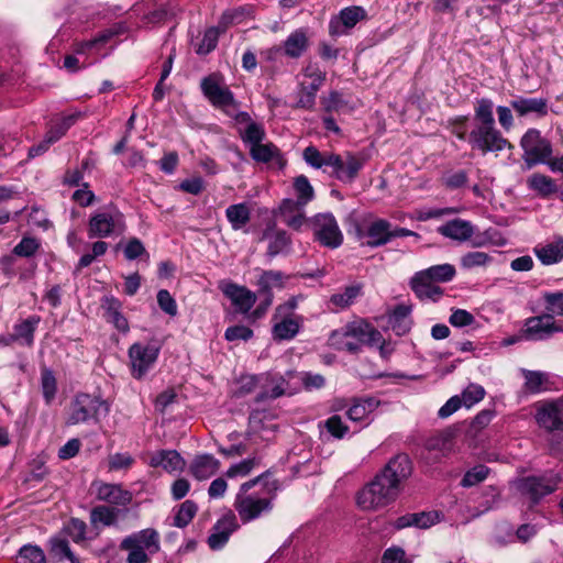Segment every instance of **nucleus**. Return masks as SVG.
<instances>
[{
	"mask_svg": "<svg viewBox=\"0 0 563 563\" xmlns=\"http://www.w3.org/2000/svg\"><path fill=\"white\" fill-rule=\"evenodd\" d=\"M561 481L559 474L548 473L541 476H526L516 482L518 492L530 499L536 505L544 496H548L556 490Z\"/></svg>",
	"mask_w": 563,
	"mask_h": 563,
	"instance_id": "9d476101",
	"label": "nucleus"
},
{
	"mask_svg": "<svg viewBox=\"0 0 563 563\" xmlns=\"http://www.w3.org/2000/svg\"><path fill=\"white\" fill-rule=\"evenodd\" d=\"M374 398L355 399L353 405L346 411V416L351 421H363L377 406Z\"/></svg>",
	"mask_w": 563,
	"mask_h": 563,
	"instance_id": "4c0bfd02",
	"label": "nucleus"
},
{
	"mask_svg": "<svg viewBox=\"0 0 563 563\" xmlns=\"http://www.w3.org/2000/svg\"><path fill=\"white\" fill-rule=\"evenodd\" d=\"M492 262V256L485 252L473 251L461 257V266L464 269L486 266Z\"/></svg>",
	"mask_w": 563,
	"mask_h": 563,
	"instance_id": "de8ad7c7",
	"label": "nucleus"
},
{
	"mask_svg": "<svg viewBox=\"0 0 563 563\" xmlns=\"http://www.w3.org/2000/svg\"><path fill=\"white\" fill-rule=\"evenodd\" d=\"M294 188L297 195V199L306 206L314 198V190L309 179L305 175H300L295 178Z\"/></svg>",
	"mask_w": 563,
	"mask_h": 563,
	"instance_id": "a18cd8bd",
	"label": "nucleus"
},
{
	"mask_svg": "<svg viewBox=\"0 0 563 563\" xmlns=\"http://www.w3.org/2000/svg\"><path fill=\"white\" fill-rule=\"evenodd\" d=\"M522 158L528 168L548 162L553 150L551 142L541 135L538 129L531 128L521 136Z\"/></svg>",
	"mask_w": 563,
	"mask_h": 563,
	"instance_id": "1a4fd4ad",
	"label": "nucleus"
},
{
	"mask_svg": "<svg viewBox=\"0 0 563 563\" xmlns=\"http://www.w3.org/2000/svg\"><path fill=\"white\" fill-rule=\"evenodd\" d=\"M49 543L52 554L59 561L68 559L73 553L68 541L64 538L54 537L49 540Z\"/></svg>",
	"mask_w": 563,
	"mask_h": 563,
	"instance_id": "0e129e2a",
	"label": "nucleus"
},
{
	"mask_svg": "<svg viewBox=\"0 0 563 563\" xmlns=\"http://www.w3.org/2000/svg\"><path fill=\"white\" fill-rule=\"evenodd\" d=\"M130 510L128 508H118L109 505H99L90 510V522L93 526L102 525L112 527L118 525L121 517H125Z\"/></svg>",
	"mask_w": 563,
	"mask_h": 563,
	"instance_id": "4be33fe9",
	"label": "nucleus"
},
{
	"mask_svg": "<svg viewBox=\"0 0 563 563\" xmlns=\"http://www.w3.org/2000/svg\"><path fill=\"white\" fill-rule=\"evenodd\" d=\"M291 244V240L286 231L277 230L269 236V243L267 247V256L273 258L280 253L286 252Z\"/></svg>",
	"mask_w": 563,
	"mask_h": 563,
	"instance_id": "58836bf2",
	"label": "nucleus"
},
{
	"mask_svg": "<svg viewBox=\"0 0 563 563\" xmlns=\"http://www.w3.org/2000/svg\"><path fill=\"white\" fill-rule=\"evenodd\" d=\"M268 477L269 472H264L240 486L233 507L243 523L254 521L273 510L279 484Z\"/></svg>",
	"mask_w": 563,
	"mask_h": 563,
	"instance_id": "f03ea898",
	"label": "nucleus"
},
{
	"mask_svg": "<svg viewBox=\"0 0 563 563\" xmlns=\"http://www.w3.org/2000/svg\"><path fill=\"white\" fill-rule=\"evenodd\" d=\"M412 473V464L405 453L391 457L385 467L357 494V505L364 510H376L393 503L400 486Z\"/></svg>",
	"mask_w": 563,
	"mask_h": 563,
	"instance_id": "f257e3e1",
	"label": "nucleus"
},
{
	"mask_svg": "<svg viewBox=\"0 0 563 563\" xmlns=\"http://www.w3.org/2000/svg\"><path fill=\"white\" fill-rule=\"evenodd\" d=\"M300 329V322L297 319L285 317L273 327L272 334L276 341H286L294 339Z\"/></svg>",
	"mask_w": 563,
	"mask_h": 563,
	"instance_id": "f704fd0d",
	"label": "nucleus"
},
{
	"mask_svg": "<svg viewBox=\"0 0 563 563\" xmlns=\"http://www.w3.org/2000/svg\"><path fill=\"white\" fill-rule=\"evenodd\" d=\"M253 330L246 325L238 324L229 327L224 332V338L229 342L233 341H249L253 338Z\"/></svg>",
	"mask_w": 563,
	"mask_h": 563,
	"instance_id": "680f3d73",
	"label": "nucleus"
},
{
	"mask_svg": "<svg viewBox=\"0 0 563 563\" xmlns=\"http://www.w3.org/2000/svg\"><path fill=\"white\" fill-rule=\"evenodd\" d=\"M382 340V333L364 320L350 322L343 328L334 330L329 338L332 347L352 354L360 353L363 345L375 346Z\"/></svg>",
	"mask_w": 563,
	"mask_h": 563,
	"instance_id": "39448f33",
	"label": "nucleus"
},
{
	"mask_svg": "<svg viewBox=\"0 0 563 563\" xmlns=\"http://www.w3.org/2000/svg\"><path fill=\"white\" fill-rule=\"evenodd\" d=\"M533 252L543 265H553L563 260V238L556 236L545 244H538Z\"/></svg>",
	"mask_w": 563,
	"mask_h": 563,
	"instance_id": "cd10ccee",
	"label": "nucleus"
},
{
	"mask_svg": "<svg viewBox=\"0 0 563 563\" xmlns=\"http://www.w3.org/2000/svg\"><path fill=\"white\" fill-rule=\"evenodd\" d=\"M365 16L366 12L362 7H347L330 21L329 33L334 37L340 36L345 33V30L354 27Z\"/></svg>",
	"mask_w": 563,
	"mask_h": 563,
	"instance_id": "a211bd4d",
	"label": "nucleus"
},
{
	"mask_svg": "<svg viewBox=\"0 0 563 563\" xmlns=\"http://www.w3.org/2000/svg\"><path fill=\"white\" fill-rule=\"evenodd\" d=\"M15 563H46V558L40 547L25 544L19 550Z\"/></svg>",
	"mask_w": 563,
	"mask_h": 563,
	"instance_id": "ea45409f",
	"label": "nucleus"
},
{
	"mask_svg": "<svg viewBox=\"0 0 563 563\" xmlns=\"http://www.w3.org/2000/svg\"><path fill=\"white\" fill-rule=\"evenodd\" d=\"M287 382L284 377L271 378L269 385H262V390L256 395L255 402L261 404L277 399L286 394Z\"/></svg>",
	"mask_w": 563,
	"mask_h": 563,
	"instance_id": "72a5a7b5",
	"label": "nucleus"
},
{
	"mask_svg": "<svg viewBox=\"0 0 563 563\" xmlns=\"http://www.w3.org/2000/svg\"><path fill=\"white\" fill-rule=\"evenodd\" d=\"M556 332H563V325L556 323L548 312L528 318L523 329L525 338L531 341L547 340Z\"/></svg>",
	"mask_w": 563,
	"mask_h": 563,
	"instance_id": "4468645a",
	"label": "nucleus"
},
{
	"mask_svg": "<svg viewBox=\"0 0 563 563\" xmlns=\"http://www.w3.org/2000/svg\"><path fill=\"white\" fill-rule=\"evenodd\" d=\"M277 152V147L272 143H260L254 146H251V156L256 162L268 163L273 159Z\"/></svg>",
	"mask_w": 563,
	"mask_h": 563,
	"instance_id": "6e6d98bb",
	"label": "nucleus"
},
{
	"mask_svg": "<svg viewBox=\"0 0 563 563\" xmlns=\"http://www.w3.org/2000/svg\"><path fill=\"white\" fill-rule=\"evenodd\" d=\"M438 520H439V515H438V512H434V511H421V512L406 514V515L397 518V520L394 523V527L398 530L408 528V527L428 529L431 526L435 525L438 522Z\"/></svg>",
	"mask_w": 563,
	"mask_h": 563,
	"instance_id": "a878e982",
	"label": "nucleus"
},
{
	"mask_svg": "<svg viewBox=\"0 0 563 563\" xmlns=\"http://www.w3.org/2000/svg\"><path fill=\"white\" fill-rule=\"evenodd\" d=\"M87 525L84 520L71 518L64 527L63 532L69 537L75 543L86 540Z\"/></svg>",
	"mask_w": 563,
	"mask_h": 563,
	"instance_id": "49530a36",
	"label": "nucleus"
},
{
	"mask_svg": "<svg viewBox=\"0 0 563 563\" xmlns=\"http://www.w3.org/2000/svg\"><path fill=\"white\" fill-rule=\"evenodd\" d=\"M287 276L280 271H262L257 279V295L266 297V305L273 303V289L284 288Z\"/></svg>",
	"mask_w": 563,
	"mask_h": 563,
	"instance_id": "412c9836",
	"label": "nucleus"
},
{
	"mask_svg": "<svg viewBox=\"0 0 563 563\" xmlns=\"http://www.w3.org/2000/svg\"><path fill=\"white\" fill-rule=\"evenodd\" d=\"M198 507L195 501L186 500L184 501L174 517V526L178 528H185L189 525V522L195 517Z\"/></svg>",
	"mask_w": 563,
	"mask_h": 563,
	"instance_id": "c03bdc74",
	"label": "nucleus"
},
{
	"mask_svg": "<svg viewBox=\"0 0 563 563\" xmlns=\"http://www.w3.org/2000/svg\"><path fill=\"white\" fill-rule=\"evenodd\" d=\"M221 463L211 454L197 455L190 464V473L198 481L213 476L220 470Z\"/></svg>",
	"mask_w": 563,
	"mask_h": 563,
	"instance_id": "393cba45",
	"label": "nucleus"
},
{
	"mask_svg": "<svg viewBox=\"0 0 563 563\" xmlns=\"http://www.w3.org/2000/svg\"><path fill=\"white\" fill-rule=\"evenodd\" d=\"M411 307L407 305H397L389 316L391 329L398 335H402L410 330L411 321L409 319Z\"/></svg>",
	"mask_w": 563,
	"mask_h": 563,
	"instance_id": "473e14b6",
	"label": "nucleus"
},
{
	"mask_svg": "<svg viewBox=\"0 0 563 563\" xmlns=\"http://www.w3.org/2000/svg\"><path fill=\"white\" fill-rule=\"evenodd\" d=\"M325 428L329 433L334 438L342 439L349 431L347 426L342 421V418L338 415L331 416L325 421Z\"/></svg>",
	"mask_w": 563,
	"mask_h": 563,
	"instance_id": "338daca9",
	"label": "nucleus"
},
{
	"mask_svg": "<svg viewBox=\"0 0 563 563\" xmlns=\"http://www.w3.org/2000/svg\"><path fill=\"white\" fill-rule=\"evenodd\" d=\"M410 287L416 296L420 299H431L432 301H438L443 295V289L437 286L435 282L424 277H419V273H416L411 278Z\"/></svg>",
	"mask_w": 563,
	"mask_h": 563,
	"instance_id": "c756f323",
	"label": "nucleus"
},
{
	"mask_svg": "<svg viewBox=\"0 0 563 563\" xmlns=\"http://www.w3.org/2000/svg\"><path fill=\"white\" fill-rule=\"evenodd\" d=\"M361 290L360 285L347 286L342 292L332 295L330 302L339 308H346L361 295Z\"/></svg>",
	"mask_w": 563,
	"mask_h": 563,
	"instance_id": "79ce46f5",
	"label": "nucleus"
},
{
	"mask_svg": "<svg viewBox=\"0 0 563 563\" xmlns=\"http://www.w3.org/2000/svg\"><path fill=\"white\" fill-rule=\"evenodd\" d=\"M438 232L445 238L463 242L473 236L474 228L466 220L454 219L439 227Z\"/></svg>",
	"mask_w": 563,
	"mask_h": 563,
	"instance_id": "c85d7f7f",
	"label": "nucleus"
},
{
	"mask_svg": "<svg viewBox=\"0 0 563 563\" xmlns=\"http://www.w3.org/2000/svg\"><path fill=\"white\" fill-rule=\"evenodd\" d=\"M467 142L473 151L482 155L511 150L514 145L496 128L494 102L488 98L476 99L474 106V125L468 132Z\"/></svg>",
	"mask_w": 563,
	"mask_h": 563,
	"instance_id": "7ed1b4c3",
	"label": "nucleus"
},
{
	"mask_svg": "<svg viewBox=\"0 0 563 563\" xmlns=\"http://www.w3.org/2000/svg\"><path fill=\"white\" fill-rule=\"evenodd\" d=\"M151 466L162 467L167 472L181 471L185 461L175 450H161L151 457Z\"/></svg>",
	"mask_w": 563,
	"mask_h": 563,
	"instance_id": "7c9ffc66",
	"label": "nucleus"
},
{
	"mask_svg": "<svg viewBox=\"0 0 563 563\" xmlns=\"http://www.w3.org/2000/svg\"><path fill=\"white\" fill-rule=\"evenodd\" d=\"M265 137L264 128L255 122H250L242 135V140L252 146L262 143Z\"/></svg>",
	"mask_w": 563,
	"mask_h": 563,
	"instance_id": "052dcab7",
	"label": "nucleus"
},
{
	"mask_svg": "<svg viewBox=\"0 0 563 563\" xmlns=\"http://www.w3.org/2000/svg\"><path fill=\"white\" fill-rule=\"evenodd\" d=\"M101 309L104 319L112 323L114 328L123 333L130 329L128 319L122 314V302L113 296H104L101 299Z\"/></svg>",
	"mask_w": 563,
	"mask_h": 563,
	"instance_id": "aec40b11",
	"label": "nucleus"
},
{
	"mask_svg": "<svg viewBox=\"0 0 563 563\" xmlns=\"http://www.w3.org/2000/svg\"><path fill=\"white\" fill-rule=\"evenodd\" d=\"M529 186L542 196H549L556 189L552 178L542 174H533L529 178Z\"/></svg>",
	"mask_w": 563,
	"mask_h": 563,
	"instance_id": "8fccbe9b",
	"label": "nucleus"
},
{
	"mask_svg": "<svg viewBox=\"0 0 563 563\" xmlns=\"http://www.w3.org/2000/svg\"><path fill=\"white\" fill-rule=\"evenodd\" d=\"M157 303L159 308L170 317H175L178 312L175 299L166 289H161L157 292Z\"/></svg>",
	"mask_w": 563,
	"mask_h": 563,
	"instance_id": "69168bd1",
	"label": "nucleus"
},
{
	"mask_svg": "<svg viewBox=\"0 0 563 563\" xmlns=\"http://www.w3.org/2000/svg\"><path fill=\"white\" fill-rule=\"evenodd\" d=\"M308 48V36L303 29L289 34L284 42V53L290 58H299Z\"/></svg>",
	"mask_w": 563,
	"mask_h": 563,
	"instance_id": "2f4dec72",
	"label": "nucleus"
},
{
	"mask_svg": "<svg viewBox=\"0 0 563 563\" xmlns=\"http://www.w3.org/2000/svg\"><path fill=\"white\" fill-rule=\"evenodd\" d=\"M455 432L452 429H445L427 441L428 450L449 451L452 448V441Z\"/></svg>",
	"mask_w": 563,
	"mask_h": 563,
	"instance_id": "a19ab883",
	"label": "nucleus"
},
{
	"mask_svg": "<svg viewBox=\"0 0 563 563\" xmlns=\"http://www.w3.org/2000/svg\"><path fill=\"white\" fill-rule=\"evenodd\" d=\"M302 157L312 168H331L330 176L344 184H352L365 165V158L361 154L344 152L343 155H339L333 152H320L312 145L303 150Z\"/></svg>",
	"mask_w": 563,
	"mask_h": 563,
	"instance_id": "20e7f679",
	"label": "nucleus"
},
{
	"mask_svg": "<svg viewBox=\"0 0 563 563\" xmlns=\"http://www.w3.org/2000/svg\"><path fill=\"white\" fill-rule=\"evenodd\" d=\"M545 309L549 314L563 316V292H547L544 294Z\"/></svg>",
	"mask_w": 563,
	"mask_h": 563,
	"instance_id": "13d9d810",
	"label": "nucleus"
},
{
	"mask_svg": "<svg viewBox=\"0 0 563 563\" xmlns=\"http://www.w3.org/2000/svg\"><path fill=\"white\" fill-rule=\"evenodd\" d=\"M239 528L238 519L232 510H228L213 526L212 533L208 538V544L212 550L221 549L230 536Z\"/></svg>",
	"mask_w": 563,
	"mask_h": 563,
	"instance_id": "dca6fc26",
	"label": "nucleus"
},
{
	"mask_svg": "<svg viewBox=\"0 0 563 563\" xmlns=\"http://www.w3.org/2000/svg\"><path fill=\"white\" fill-rule=\"evenodd\" d=\"M41 386L44 400L49 405L56 395L57 384L54 373L48 368H43L41 372Z\"/></svg>",
	"mask_w": 563,
	"mask_h": 563,
	"instance_id": "37998d69",
	"label": "nucleus"
},
{
	"mask_svg": "<svg viewBox=\"0 0 563 563\" xmlns=\"http://www.w3.org/2000/svg\"><path fill=\"white\" fill-rule=\"evenodd\" d=\"M525 388L530 394H538L542 389V385L547 380V376L542 372L523 369Z\"/></svg>",
	"mask_w": 563,
	"mask_h": 563,
	"instance_id": "5fc2aeb1",
	"label": "nucleus"
},
{
	"mask_svg": "<svg viewBox=\"0 0 563 563\" xmlns=\"http://www.w3.org/2000/svg\"><path fill=\"white\" fill-rule=\"evenodd\" d=\"M510 107L519 117L534 114L537 118H543L549 113V102L545 98L519 96L510 100Z\"/></svg>",
	"mask_w": 563,
	"mask_h": 563,
	"instance_id": "6ab92c4d",
	"label": "nucleus"
},
{
	"mask_svg": "<svg viewBox=\"0 0 563 563\" xmlns=\"http://www.w3.org/2000/svg\"><path fill=\"white\" fill-rule=\"evenodd\" d=\"M225 216L233 230H241L251 219V210L246 203L231 205L225 210Z\"/></svg>",
	"mask_w": 563,
	"mask_h": 563,
	"instance_id": "c9c22d12",
	"label": "nucleus"
},
{
	"mask_svg": "<svg viewBox=\"0 0 563 563\" xmlns=\"http://www.w3.org/2000/svg\"><path fill=\"white\" fill-rule=\"evenodd\" d=\"M41 322V317L37 314L30 316L29 318L15 323L13 325V336L19 345L32 347L34 344V333Z\"/></svg>",
	"mask_w": 563,
	"mask_h": 563,
	"instance_id": "bb28decb",
	"label": "nucleus"
},
{
	"mask_svg": "<svg viewBox=\"0 0 563 563\" xmlns=\"http://www.w3.org/2000/svg\"><path fill=\"white\" fill-rule=\"evenodd\" d=\"M485 396V389L481 385L471 384L462 394V401L466 407H472L476 402L481 401Z\"/></svg>",
	"mask_w": 563,
	"mask_h": 563,
	"instance_id": "e2e57ef3",
	"label": "nucleus"
},
{
	"mask_svg": "<svg viewBox=\"0 0 563 563\" xmlns=\"http://www.w3.org/2000/svg\"><path fill=\"white\" fill-rule=\"evenodd\" d=\"M159 354V346L156 344L134 343L129 349L131 374L136 379H142L150 368L155 364Z\"/></svg>",
	"mask_w": 563,
	"mask_h": 563,
	"instance_id": "f8f14e48",
	"label": "nucleus"
},
{
	"mask_svg": "<svg viewBox=\"0 0 563 563\" xmlns=\"http://www.w3.org/2000/svg\"><path fill=\"white\" fill-rule=\"evenodd\" d=\"M117 222V219L109 212L95 213L88 223L89 238H108L112 235L115 231Z\"/></svg>",
	"mask_w": 563,
	"mask_h": 563,
	"instance_id": "5701e85b",
	"label": "nucleus"
},
{
	"mask_svg": "<svg viewBox=\"0 0 563 563\" xmlns=\"http://www.w3.org/2000/svg\"><path fill=\"white\" fill-rule=\"evenodd\" d=\"M488 467L485 465H476L467 471L461 481L463 487H471L483 482L488 475Z\"/></svg>",
	"mask_w": 563,
	"mask_h": 563,
	"instance_id": "4d7b16f0",
	"label": "nucleus"
},
{
	"mask_svg": "<svg viewBox=\"0 0 563 563\" xmlns=\"http://www.w3.org/2000/svg\"><path fill=\"white\" fill-rule=\"evenodd\" d=\"M76 115H68L63 118L59 122L49 128L45 136L52 144H54L66 134L69 128L76 122Z\"/></svg>",
	"mask_w": 563,
	"mask_h": 563,
	"instance_id": "09e8293b",
	"label": "nucleus"
},
{
	"mask_svg": "<svg viewBox=\"0 0 563 563\" xmlns=\"http://www.w3.org/2000/svg\"><path fill=\"white\" fill-rule=\"evenodd\" d=\"M122 551H128L126 563H148L146 552L155 553L159 550V534L153 528L126 536L120 543Z\"/></svg>",
	"mask_w": 563,
	"mask_h": 563,
	"instance_id": "423d86ee",
	"label": "nucleus"
},
{
	"mask_svg": "<svg viewBox=\"0 0 563 563\" xmlns=\"http://www.w3.org/2000/svg\"><path fill=\"white\" fill-rule=\"evenodd\" d=\"M365 236L367 238L366 245L383 246L393 240L391 223L385 219H376L368 224Z\"/></svg>",
	"mask_w": 563,
	"mask_h": 563,
	"instance_id": "b1692460",
	"label": "nucleus"
},
{
	"mask_svg": "<svg viewBox=\"0 0 563 563\" xmlns=\"http://www.w3.org/2000/svg\"><path fill=\"white\" fill-rule=\"evenodd\" d=\"M314 240L329 249H336L343 242V234L332 213H319L309 220Z\"/></svg>",
	"mask_w": 563,
	"mask_h": 563,
	"instance_id": "9b49d317",
	"label": "nucleus"
},
{
	"mask_svg": "<svg viewBox=\"0 0 563 563\" xmlns=\"http://www.w3.org/2000/svg\"><path fill=\"white\" fill-rule=\"evenodd\" d=\"M109 410V404L100 397L85 393L78 394L71 402L68 423H85L91 419L98 422L101 417L108 415Z\"/></svg>",
	"mask_w": 563,
	"mask_h": 563,
	"instance_id": "6e6552de",
	"label": "nucleus"
},
{
	"mask_svg": "<svg viewBox=\"0 0 563 563\" xmlns=\"http://www.w3.org/2000/svg\"><path fill=\"white\" fill-rule=\"evenodd\" d=\"M202 95L212 107L222 110L227 115H232V111L239 109L240 103L234 98L233 92L224 84L223 76L219 73H212L203 77L200 81Z\"/></svg>",
	"mask_w": 563,
	"mask_h": 563,
	"instance_id": "0eeeda50",
	"label": "nucleus"
},
{
	"mask_svg": "<svg viewBox=\"0 0 563 563\" xmlns=\"http://www.w3.org/2000/svg\"><path fill=\"white\" fill-rule=\"evenodd\" d=\"M220 289L231 300L235 309L243 314L251 311L257 299L256 292L232 282H223L220 285Z\"/></svg>",
	"mask_w": 563,
	"mask_h": 563,
	"instance_id": "2eb2a0df",
	"label": "nucleus"
},
{
	"mask_svg": "<svg viewBox=\"0 0 563 563\" xmlns=\"http://www.w3.org/2000/svg\"><path fill=\"white\" fill-rule=\"evenodd\" d=\"M536 420L547 431H563V397L541 401L537 407Z\"/></svg>",
	"mask_w": 563,
	"mask_h": 563,
	"instance_id": "ddd939ff",
	"label": "nucleus"
},
{
	"mask_svg": "<svg viewBox=\"0 0 563 563\" xmlns=\"http://www.w3.org/2000/svg\"><path fill=\"white\" fill-rule=\"evenodd\" d=\"M40 247V243L34 238L24 236L14 246L13 254L22 257L33 256Z\"/></svg>",
	"mask_w": 563,
	"mask_h": 563,
	"instance_id": "bf43d9fd",
	"label": "nucleus"
},
{
	"mask_svg": "<svg viewBox=\"0 0 563 563\" xmlns=\"http://www.w3.org/2000/svg\"><path fill=\"white\" fill-rule=\"evenodd\" d=\"M418 273L419 277H424L435 283H448L454 278L456 271L451 264H441L431 266Z\"/></svg>",
	"mask_w": 563,
	"mask_h": 563,
	"instance_id": "e433bc0d",
	"label": "nucleus"
},
{
	"mask_svg": "<svg viewBox=\"0 0 563 563\" xmlns=\"http://www.w3.org/2000/svg\"><path fill=\"white\" fill-rule=\"evenodd\" d=\"M258 464L260 460L257 457L245 459L236 464L231 465L225 472V476L229 478L245 477Z\"/></svg>",
	"mask_w": 563,
	"mask_h": 563,
	"instance_id": "3c124183",
	"label": "nucleus"
},
{
	"mask_svg": "<svg viewBox=\"0 0 563 563\" xmlns=\"http://www.w3.org/2000/svg\"><path fill=\"white\" fill-rule=\"evenodd\" d=\"M317 92H318V82H316L314 85L302 86L299 91L298 100H297V103L295 107L299 108V109H306V110L313 109L314 103H316Z\"/></svg>",
	"mask_w": 563,
	"mask_h": 563,
	"instance_id": "864d4df0",
	"label": "nucleus"
},
{
	"mask_svg": "<svg viewBox=\"0 0 563 563\" xmlns=\"http://www.w3.org/2000/svg\"><path fill=\"white\" fill-rule=\"evenodd\" d=\"M263 376L256 375H244L238 382V387L234 390L233 395L236 398L245 397L255 391L260 382L263 379Z\"/></svg>",
	"mask_w": 563,
	"mask_h": 563,
	"instance_id": "603ef678",
	"label": "nucleus"
},
{
	"mask_svg": "<svg viewBox=\"0 0 563 563\" xmlns=\"http://www.w3.org/2000/svg\"><path fill=\"white\" fill-rule=\"evenodd\" d=\"M382 563H411L406 558V552L400 547H390L386 549L382 556Z\"/></svg>",
	"mask_w": 563,
	"mask_h": 563,
	"instance_id": "774afa93",
	"label": "nucleus"
},
{
	"mask_svg": "<svg viewBox=\"0 0 563 563\" xmlns=\"http://www.w3.org/2000/svg\"><path fill=\"white\" fill-rule=\"evenodd\" d=\"M96 498L108 503L109 506L126 508L133 500V494L120 484L101 483L97 488Z\"/></svg>",
	"mask_w": 563,
	"mask_h": 563,
	"instance_id": "f3484780",
	"label": "nucleus"
}]
</instances>
